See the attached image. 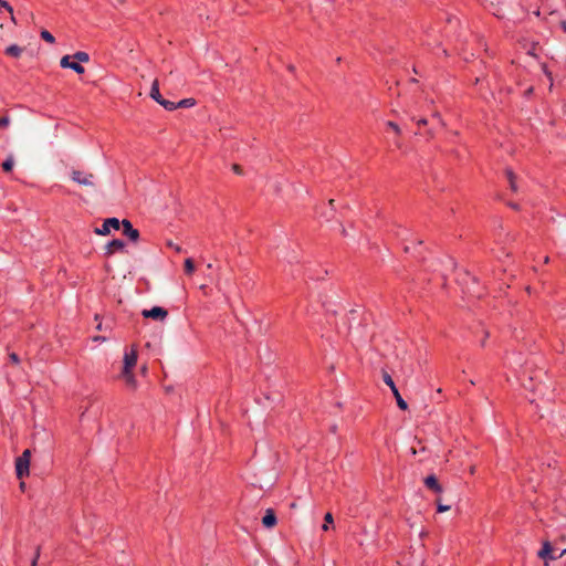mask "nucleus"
Segmentation results:
<instances>
[{
	"label": "nucleus",
	"mask_w": 566,
	"mask_h": 566,
	"mask_svg": "<svg viewBox=\"0 0 566 566\" xmlns=\"http://www.w3.org/2000/svg\"><path fill=\"white\" fill-rule=\"evenodd\" d=\"M177 108L178 107H192L196 105V101L193 98H184L176 103Z\"/></svg>",
	"instance_id": "obj_18"
},
{
	"label": "nucleus",
	"mask_w": 566,
	"mask_h": 566,
	"mask_svg": "<svg viewBox=\"0 0 566 566\" xmlns=\"http://www.w3.org/2000/svg\"><path fill=\"white\" fill-rule=\"evenodd\" d=\"M150 97L156 101L157 103L163 98L159 92V83L157 80H155L150 87Z\"/></svg>",
	"instance_id": "obj_15"
},
{
	"label": "nucleus",
	"mask_w": 566,
	"mask_h": 566,
	"mask_svg": "<svg viewBox=\"0 0 566 566\" xmlns=\"http://www.w3.org/2000/svg\"><path fill=\"white\" fill-rule=\"evenodd\" d=\"M72 57H73L74 60H76V62H78L80 64H81V63H86V62H88V61H90V55H88V53H86V52H84V51H78V52L74 53V54L72 55Z\"/></svg>",
	"instance_id": "obj_17"
},
{
	"label": "nucleus",
	"mask_w": 566,
	"mask_h": 566,
	"mask_svg": "<svg viewBox=\"0 0 566 566\" xmlns=\"http://www.w3.org/2000/svg\"><path fill=\"white\" fill-rule=\"evenodd\" d=\"M174 248H175V250H176L177 252H180V251H181V249H180L179 247H177V245H176V247H174Z\"/></svg>",
	"instance_id": "obj_38"
},
{
	"label": "nucleus",
	"mask_w": 566,
	"mask_h": 566,
	"mask_svg": "<svg viewBox=\"0 0 566 566\" xmlns=\"http://www.w3.org/2000/svg\"><path fill=\"white\" fill-rule=\"evenodd\" d=\"M95 342H104L105 340V337H102V336H97L94 338Z\"/></svg>",
	"instance_id": "obj_33"
},
{
	"label": "nucleus",
	"mask_w": 566,
	"mask_h": 566,
	"mask_svg": "<svg viewBox=\"0 0 566 566\" xmlns=\"http://www.w3.org/2000/svg\"><path fill=\"white\" fill-rule=\"evenodd\" d=\"M506 365L515 371V365L522 367V357L520 354H513L512 357H507Z\"/></svg>",
	"instance_id": "obj_14"
},
{
	"label": "nucleus",
	"mask_w": 566,
	"mask_h": 566,
	"mask_svg": "<svg viewBox=\"0 0 566 566\" xmlns=\"http://www.w3.org/2000/svg\"><path fill=\"white\" fill-rule=\"evenodd\" d=\"M3 8L9 11L11 14V20L15 22L14 15H13V8L4 0H0V9Z\"/></svg>",
	"instance_id": "obj_23"
},
{
	"label": "nucleus",
	"mask_w": 566,
	"mask_h": 566,
	"mask_svg": "<svg viewBox=\"0 0 566 566\" xmlns=\"http://www.w3.org/2000/svg\"><path fill=\"white\" fill-rule=\"evenodd\" d=\"M122 221L117 218L105 219L99 228H96L94 232L98 235H107L113 230H119Z\"/></svg>",
	"instance_id": "obj_4"
},
{
	"label": "nucleus",
	"mask_w": 566,
	"mask_h": 566,
	"mask_svg": "<svg viewBox=\"0 0 566 566\" xmlns=\"http://www.w3.org/2000/svg\"><path fill=\"white\" fill-rule=\"evenodd\" d=\"M566 554V548L563 549L559 554H558V557L560 558L562 556H564Z\"/></svg>",
	"instance_id": "obj_36"
},
{
	"label": "nucleus",
	"mask_w": 566,
	"mask_h": 566,
	"mask_svg": "<svg viewBox=\"0 0 566 566\" xmlns=\"http://www.w3.org/2000/svg\"><path fill=\"white\" fill-rule=\"evenodd\" d=\"M387 126L390 127L396 134H400L401 129L395 122H387Z\"/></svg>",
	"instance_id": "obj_26"
},
{
	"label": "nucleus",
	"mask_w": 566,
	"mask_h": 566,
	"mask_svg": "<svg viewBox=\"0 0 566 566\" xmlns=\"http://www.w3.org/2000/svg\"><path fill=\"white\" fill-rule=\"evenodd\" d=\"M71 59H73L71 55H64L60 61L61 67L71 69L77 74H83L85 71L84 67L78 62H76V60L71 61Z\"/></svg>",
	"instance_id": "obj_8"
},
{
	"label": "nucleus",
	"mask_w": 566,
	"mask_h": 566,
	"mask_svg": "<svg viewBox=\"0 0 566 566\" xmlns=\"http://www.w3.org/2000/svg\"><path fill=\"white\" fill-rule=\"evenodd\" d=\"M417 123L419 125H426L427 124V119L426 118H420V119L417 120Z\"/></svg>",
	"instance_id": "obj_30"
},
{
	"label": "nucleus",
	"mask_w": 566,
	"mask_h": 566,
	"mask_svg": "<svg viewBox=\"0 0 566 566\" xmlns=\"http://www.w3.org/2000/svg\"><path fill=\"white\" fill-rule=\"evenodd\" d=\"M432 116H433L434 118H437V119L442 124L441 118H440V115H439L438 113H434Z\"/></svg>",
	"instance_id": "obj_34"
},
{
	"label": "nucleus",
	"mask_w": 566,
	"mask_h": 566,
	"mask_svg": "<svg viewBox=\"0 0 566 566\" xmlns=\"http://www.w3.org/2000/svg\"><path fill=\"white\" fill-rule=\"evenodd\" d=\"M506 175H507V179H509L511 189L513 191H516L517 190V185H516V180H515V176H514L513 171L507 170Z\"/></svg>",
	"instance_id": "obj_20"
},
{
	"label": "nucleus",
	"mask_w": 566,
	"mask_h": 566,
	"mask_svg": "<svg viewBox=\"0 0 566 566\" xmlns=\"http://www.w3.org/2000/svg\"><path fill=\"white\" fill-rule=\"evenodd\" d=\"M125 242L123 240H119V239H114L112 241H109L106 245H105V254L106 255H112L113 253L117 252V251H124L125 250Z\"/></svg>",
	"instance_id": "obj_10"
},
{
	"label": "nucleus",
	"mask_w": 566,
	"mask_h": 566,
	"mask_svg": "<svg viewBox=\"0 0 566 566\" xmlns=\"http://www.w3.org/2000/svg\"><path fill=\"white\" fill-rule=\"evenodd\" d=\"M437 510L439 513H443V512H447L450 510V505H444V504L439 503L437 506Z\"/></svg>",
	"instance_id": "obj_27"
},
{
	"label": "nucleus",
	"mask_w": 566,
	"mask_h": 566,
	"mask_svg": "<svg viewBox=\"0 0 566 566\" xmlns=\"http://www.w3.org/2000/svg\"><path fill=\"white\" fill-rule=\"evenodd\" d=\"M142 315L145 318L164 321L167 317L168 312L160 306H154L150 310H143Z\"/></svg>",
	"instance_id": "obj_7"
},
{
	"label": "nucleus",
	"mask_w": 566,
	"mask_h": 566,
	"mask_svg": "<svg viewBox=\"0 0 566 566\" xmlns=\"http://www.w3.org/2000/svg\"><path fill=\"white\" fill-rule=\"evenodd\" d=\"M233 170H234L235 174H241V170H240L238 165L233 166Z\"/></svg>",
	"instance_id": "obj_32"
},
{
	"label": "nucleus",
	"mask_w": 566,
	"mask_h": 566,
	"mask_svg": "<svg viewBox=\"0 0 566 566\" xmlns=\"http://www.w3.org/2000/svg\"><path fill=\"white\" fill-rule=\"evenodd\" d=\"M14 165L13 158L10 156L2 163V168L4 171H10Z\"/></svg>",
	"instance_id": "obj_24"
},
{
	"label": "nucleus",
	"mask_w": 566,
	"mask_h": 566,
	"mask_svg": "<svg viewBox=\"0 0 566 566\" xmlns=\"http://www.w3.org/2000/svg\"><path fill=\"white\" fill-rule=\"evenodd\" d=\"M424 484L427 488L433 490L436 493L442 492V486L439 484V482L434 475H428L424 479Z\"/></svg>",
	"instance_id": "obj_11"
},
{
	"label": "nucleus",
	"mask_w": 566,
	"mask_h": 566,
	"mask_svg": "<svg viewBox=\"0 0 566 566\" xmlns=\"http://www.w3.org/2000/svg\"><path fill=\"white\" fill-rule=\"evenodd\" d=\"M563 28H564V30L566 31V23H563Z\"/></svg>",
	"instance_id": "obj_41"
},
{
	"label": "nucleus",
	"mask_w": 566,
	"mask_h": 566,
	"mask_svg": "<svg viewBox=\"0 0 566 566\" xmlns=\"http://www.w3.org/2000/svg\"><path fill=\"white\" fill-rule=\"evenodd\" d=\"M10 124V118L7 116L0 117V127H6Z\"/></svg>",
	"instance_id": "obj_28"
},
{
	"label": "nucleus",
	"mask_w": 566,
	"mask_h": 566,
	"mask_svg": "<svg viewBox=\"0 0 566 566\" xmlns=\"http://www.w3.org/2000/svg\"><path fill=\"white\" fill-rule=\"evenodd\" d=\"M41 38L44 41L49 42V43H54L55 42L54 36L48 30H42L41 31Z\"/></svg>",
	"instance_id": "obj_25"
},
{
	"label": "nucleus",
	"mask_w": 566,
	"mask_h": 566,
	"mask_svg": "<svg viewBox=\"0 0 566 566\" xmlns=\"http://www.w3.org/2000/svg\"><path fill=\"white\" fill-rule=\"evenodd\" d=\"M342 233H343V235H345V237H346V235H348V232H347V230H346L344 227H342Z\"/></svg>",
	"instance_id": "obj_35"
},
{
	"label": "nucleus",
	"mask_w": 566,
	"mask_h": 566,
	"mask_svg": "<svg viewBox=\"0 0 566 566\" xmlns=\"http://www.w3.org/2000/svg\"><path fill=\"white\" fill-rule=\"evenodd\" d=\"M39 556H40V552H39V549H38V551H36V554H35V557H34V558H33V560H32L31 566H36V560H38Z\"/></svg>",
	"instance_id": "obj_29"
},
{
	"label": "nucleus",
	"mask_w": 566,
	"mask_h": 566,
	"mask_svg": "<svg viewBox=\"0 0 566 566\" xmlns=\"http://www.w3.org/2000/svg\"><path fill=\"white\" fill-rule=\"evenodd\" d=\"M382 379H384V382L390 388L395 399H396V402H397V406L401 409V410H407L408 408V403L406 402V400L401 397L398 388L396 387L391 376L387 373H384L382 375Z\"/></svg>",
	"instance_id": "obj_2"
},
{
	"label": "nucleus",
	"mask_w": 566,
	"mask_h": 566,
	"mask_svg": "<svg viewBox=\"0 0 566 566\" xmlns=\"http://www.w3.org/2000/svg\"><path fill=\"white\" fill-rule=\"evenodd\" d=\"M537 556L544 559L545 566H549L548 560L558 559V556H554L552 544L546 541L543 543L542 548L537 552Z\"/></svg>",
	"instance_id": "obj_5"
},
{
	"label": "nucleus",
	"mask_w": 566,
	"mask_h": 566,
	"mask_svg": "<svg viewBox=\"0 0 566 566\" xmlns=\"http://www.w3.org/2000/svg\"><path fill=\"white\" fill-rule=\"evenodd\" d=\"M262 524L270 528L276 524V516L272 510H268L265 515L262 518Z\"/></svg>",
	"instance_id": "obj_13"
},
{
	"label": "nucleus",
	"mask_w": 566,
	"mask_h": 566,
	"mask_svg": "<svg viewBox=\"0 0 566 566\" xmlns=\"http://www.w3.org/2000/svg\"><path fill=\"white\" fill-rule=\"evenodd\" d=\"M122 226L124 235H126L129 240L136 242L139 239V231L133 227L129 220H122Z\"/></svg>",
	"instance_id": "obj_9"
},
{
	"label": "nucleus",
	"mask_w": 566,
	"mask_h": 566,
	"mask_svg": "<svg viewBox=\"0 0 566 566\" xmlns=\"http://www.w3.org/2000/svg\"><path fill=\"white\" fill-rule=\"evenodd\" d=\"M71 178L73 181L77 182L82 186H94V175L93 174H84L78 170L72 171Z\"/></svg>",
	"instance_id": "obj_6"
},
{
	"label": "nucleus",
	"mask_w": 566,
	"mask_h": 566,
	"mask_svg": "<svg viewBox=\"0 0 566 566\" xmlns=\"http://www.w3.org/2000/svg\"><path fill=\"white\" fill-rule=\"evenodd\" d=\"M505 0H483V2L493 10V14L496 17H502V9L500 4H502Z\"/></svg>",
	"instance_id": "obj_12"
},
{
	"label": "nucleus",
	"mask_w": 566,
	"mask_h": 566,
	"mask_svg": "<svg viewBox=\"0 0 566 566\" xmlns=\"http://www.w3.org/2000/svg\"><path fill=\"white\" fill-rule=\"evenodd\" d=\"M549 261L548 256H545L544 262L547 263Z\"/></svg>",
	"instance_id": "obj_39"
},
{
	"label": "nucleus",
	"mask_w": 566,
	"mask_h": 566,
	"mask_svg": "<svg viewBox=\"0 0 566 566\" xmlns=\"http://www.w3.org/2000/svg\"><path fill=\"white\" fill-rule=\"evenodd\" d=\"M522 386L528 388V386L525 382H522Z\"/></svg>",
	"instance_id": "obj_40"
},
{
	"label": "nucleus",
	"mask_w": 566,
	"mask_h": 566,
	"mask_svg": "<svg viewBox=\"0 0 566 566\" xmlns=\"http://www.w3.org/2000/svg\"><path fill=\"white\" fill-rule=\"evenodd\" d=\"M137 363V350L135 347H132L129 350H125L123 357V369L122 377L124 378L126 385L130 388L136 387V378L133 374V368Z\"/></svg>",
	"instance_id": "obj_1"
},
{
	"label": "nucleus",
	"mask_w": 566,
	"mask_h": 566,
	"mask_svg": "<svg viewBox=\"0 0 566 566\" xmlns=\"http://www.w3.org/2000/svg\"><path fill=\"white\" fill-rule=\"evenodd\" d=\"M30 450H24L23 453L17 459L15 462V472L18 478H22L23 475L29 474L30 467Z\"/></svg>",
	"instance_id": "obj_3"
},
{
	"label": "nucleus",
	"mask_w": 566,
	"mask_h": 566,
	"mask_svg": "<svg viewBox=\"0 0 566 566\" xmlns=\"http://www.w3.org/2000/svg\"><path fill=\"white\" fill-rule=\"evenodd\" d=\"M329 206H331V209L333 210L334 209V200H329Z\"/></svg>",
	"instance_id": "obj_37"
},
{
	"label": "nucleus",
	"mask_w": 566,
	"mask_h": 566,
	"mask_svg": "<svg viewBox=\"0 0 566 566\" xmlns=\"http://www.w3.org/2000/svg\"><path fill=\"white\" fill-rule=\"evenodd\" d=\"M11 359L14 361V363H18L19 361V358L17 356V354H11L10 355Z\"/></svg>",
	"instance_id": "obj_31"
},
{
	"label": "nucleus",
	"mask_w": 566,
	"mask_h": 566,
	"mask_svg": "<svg viewBox=\"0 0 566 566\" xmlns=\"http://www.w3.org/2000/svg\"><path fill=\"white\" fill-rule=\"evenodd\" d=\"M324 521L325 523L323 524L322 528L323 531H327L329 528V525L333 524L334 522L332 513H326L324 516Z\"/></svg>",
	"instance_id": "obj_22"
},
{
	"label": "nucleus",
	"mask_w": 566,
	"mask_h": 566,
	"mask_svg": "<svg viewBox=\"0 0 566 566\" xmlns=\"http://www.w3.org/2000/svg\"><path fill=\"white\" fill-rule=\"evenodd\" d=\"M158 104H160L167 111H174L177 108L176 103L170 102L168 99L161 98Z\"/></svg>",
	"instance_id": "obj_19"
},
{
	"label": "nucleus",
	"mask_w": 566,
	"mask_h": 566,
	"mask_svg": "<svg viewBox=\"0 0 566 566\" xmlns=\"http://www.w3.org/2000/svg\"><path fill=\"white\" fill-rule=\"evenodd\" d=\"M6 53L13 57H19L22 53V49L17 44H11L6 49Z\"/></svg>",
	"instance_id": "obj_16"
},
{
	"label": "nucleus",
	"mask_w": 566,
	"mask_h": 566,
	"mask_svg": "<svg viewBox=\"0 0 566 566\" xmlns=\"http://www.w3.org/2000/svg\"><path fill=\"white\" fill-rule=\"evenodd\" d=\"M185 271L187 274H192L195 271V264L192 259L188 258L185 260Z\"/></svg>",
	"instance_id": "obj_21"
}]
</instances>
